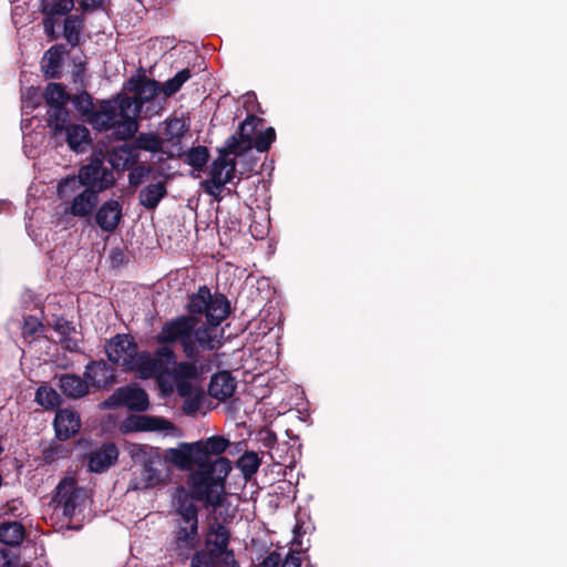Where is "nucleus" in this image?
Returning a JSON list of instances; mask_svg holds the SVG:
<instances>
[{"label":"nucleus","instance_id":"obj_1","mask_svg":"<svg viewBox=\"0 0 567 567\" xmlns=\"http://www.w3.org/2000/svg\"><path fill=\"white\" fill-rule=\"evenodd\" d=\"M189 315L167 320L156 334L162 347L178 343L187 359L196 355V350L213 351L221 347L218 326L228 317L230 305L221 295H212L207 286H200L189 296Z\"/></svg>","mask_w":567,"mask_h":567},{"label":"nucleus","instance_id":"obj_2","mask_svg":"<svg viewBox=\"0 0 567 567\" xmlns=\"http://www.w3.org/2000/svg\"><path fill=\"white\" fill-rule=\"evenodd\" d=\"M107 359L123 371L134 372L141 379H152L161 372L167 362L174 361V350L159 347L153 353L138 350L134 338L127 333H117L105 343Z\"/></svg>","mask_w":567,"mask_h":567},{"label":"nucleus","instance_id":"obj_3","mask_svg":"<svg viewBox=\"0 0 567 567\" xmlns=\"http://www.w3.org/2000/svg\"><path fill=\"white\" fill-rule=\"evenodd\" d=\"M135 102L130 96L103 101L97 111L89 117V123L97 131L112 130L117 140L125 141L138 130L134 118Z\"/></svg>","mask_w":567,"mask_h":567},{"label":"nucleus","instance_id":"obj_4","mask_svg":"<svg viewBox=\"0 0 567 567\" xmlns=\"http://www.w3.org/2000/svg\"><path fill=\"white\" fill-rule=\"evenodd\" d=\"M231 471V462L227 457L215 458L209 466H198L187 478V492L196 501L209 505L221 501L225 493V481Z\"/></svg>","mask_w":567,"mask_h":567},{"label":"nucleus","instance_id":"obj_5","mask_svg":"<svg viewBox=\"0 0 567 567\" xmlns=\"http://www.w3.org/2000/svg\"><path fill=\"white\" fill-rule=\"evenodd\" d=\"M87 498L86 488L78 486L74 478L65 477L59 483L53 502L56 503L55 508L60 509L66 519V523L61 525V528L80 529L81 526L78 523L85 508Z\"/></svg>","mask_w":567,"mask_h":567},{"label":"nucleus","instance_id":"obj_6","mask_svg":"<svg viewBox=\"0 0 567 567\" xmlns=\"http://www.w3.org/2000/svg\"><path fill=\"white\" fill-rule=\"evenodd\" d=\"M206 535L205 547L194 554L190 567H239L228 549L230 534Z\"/></svg>","mask_w":567,"mask_h":567},{"label":"nucleus","instance_id":"obj_7","mask_svg":"<svg viewBox=\"0 0 567 567\" xmlns=\"http://www.w3.org/2000/svg\"><path fill=\"white\" fill-rule=\"evenodd\" d=\"M231 154L234 155V153L228 152L225 146L219 148V155L213 161L208 177L202 182L204 192L218 202L223 199L221 193L225 185L230 183L235 177L236 161L228 158Z\"/></svg>","mask_w":567,"mask_h":567},{"label":"nucleus","instance_id":"obj_8","mask_svg":"<svg viewBox=\"0 0 567 567\" xmlns=\"http://www.w3.org/2000/svg\"><path fill=\"white\" fill-rule=\"evenodd\" d=\"M199 352L200 350H196V355L186 361H176V354L174 353V361L165 363L163 370L158 372L156 377L165 374L168 367L173 365L169 374L175 384L176 393L178 395L188 394L192 386H194L193 381L196 380L204 370Z\"/></svg>","mask_w":567,"mask_h":567},{"label":"nucleus","instance_id":"obj_9","mask_svg":"<svg viewBox=\"0 0 567 567\" xmlns=\"http://www.w3.org/2000/svg\"><path fill=\"white\" fill-rule=\"evenodd\" d=\"M44 100L49 106L48 126L58 134L65 128V124L70 121V113L66 110L70 95L62 84L51 82L45 87Z\"/></svg>","mask_w":567,"mask_h":567},{"label":"nucleus","instance_id":"obj_10","mask_svg":"<svg viewBox=\"0 0 567 567\" xmlns=\"http://www.w3.org/2000/svg\"><path fill=\"white\" fill-rule=\"evenodd\" d=\"M79 178L86 189H94L95 194L104 192L115 184L113 172L104 165L102 158L95 157L79 169Z\"/></svg>","mask_w":567,"mask_h":567},{"label":"nucleus","instance_id":"obj_11","mask_svg":"<svg viewBox=\"0 0 567 567\" xmlns=\"http://www.w3.org/2000/svg\"><path fill=\"white\" fill-rule=\"evenodd\" d=\"M192 495L184 486H177L173 495L178 532H197L198 509Z\"/></svg>","mask_w":567,"mask_h":567},{"label":"nucleus","instance_id":"obj_12","mask_svg":"<svg viewBox=\"0 0 567 567\" xmlns=\"http://www.w3.org/2000/svg\"><path fill=\"white\" fill-rule=\"evenodd\" d=\"M107 408L125 406L131 411L143 412L148 409V395L145 390L137 386H121L103 402Z\"/></svg>","mask_w":567,"mask_h":567},{"label":"nucleus","instance_id":"obj_13","mask_svg":"<svg viewBox=\"0 0 567 567\" xmlns=\"http://www.w3.org/2000/svg\"><path fill=\"white\" fill-rule=\"evenodd\" d=\"M261 122L262 118L254 114L247 115L239 124L237 132L227 138L224 146L236 156L250 151L252 148L254 134Z\"/></svg>","mask_w":567,"mask_h":567},{"label":"nucleus","instance_id":"obj_14","mask_svg":"<svg viewBox=\"0 0 567 567\" xmlns=\"http://www.w3.org/2000/svg\"><path fill=\"white\" fill-rule=\"evenodd\" d=\"M165 464L161 457L147 458L138 477H134L130 482L128 489L146 491L163 485L166 482L164 472Z\"/></svg>","mask_w":567,"mask_h":567},{"label":"nucleus","instance_id":"obj_15","mask_svg":"<svg viewBox=\"0 0 567 567\" xmlns=\"http://www.w3.org/2000/svg\"><path fill=\"white\" fill-rule=\"evenodd\" d=\"M189 128V124L181 117H173L165 121L163 133V144L166 143L168 150L165 152L168 157H181L183 154L182 142Z\"/></svg>","mask_w":567,"mask_h":567},{"label":"nucleus","instance_id":"obj_16","mask_svg":"<svg viewBox=\"0 0 567 567\" xmlns=\"http://www.w3.org/2000/svg\"><path fill=\"white\" fill-rule=\"evenodd\" d=\"M118 458V450L112 442L103 443L100 447L87 453V468L92 473H104Z\"/></svg>","mask_w":567,"mask_h":567},{"label":"nucleus","instance_id":"obj_17","mask_svg":"<svg viewBox=\"0 0 567 567\" xmlns=\"http://www.w3.org/2000/svg\"><path fill=\"white\" fill-rule=\"evenodd\" d=\"M195 443L200 466L214 464L215 458L223 457V453L230 446V441L223 435H213Z\"/></svg>","mask_w":567,"mask_h":567},{"label":"nucleus","instance_id":"obj_18","mask_svg":"<svg viewBox=\"0 0 567 567\" xmlns=\"http://www.w3.org/2000/svg\"><path fill=\"white\" fill-rule=\"evenodd\" d=\"M84 378L90 386L100 390L115 382V371L105 361H91L85 367Z\"/></svg>","mask_w":567,"mask_h":567},{"label":"nucleus","instance_id":"obj_19","mask_svg":"<svg viewBox=\"0 0 567 567\" xmlns=\"http://www.w3.org/2000/svg\"><path fill=\"white\" fill-rule=\"evenodd\" d=\"M55 436L59 441H66L74 436L81 427L80 415L70 409H60L53 421Z\"/></svg>","mask_w":567,"mask_h":567},{"label":"nucleus","instance_id":"obj_20","mask_svg":"<svg viewBox=\"0 0 567 567\" xmlns=\"http://www.w3.org/2000/svg\"><path fill=\"white\" fill-rule=\"evenodd\" d=\"M206 529L204 532H229L233 516L221 501L206 505Z\"/></svg>","mask_w":567,"mask_h":567},{"label":"nucleus","instance_id":"obj_21","mask_svg":"<svg viewBox=\"0 0 567 567\" xmlns=\"http://www.w3.org/2000/svg\"><path fill=\"white\" fill-rule=\"evenodd\" d=\"M122 219V205L118 200L109 199L101 205L95 214L99 227L107 233L114 231Z\"/></svg>","mask_w":567,"mask_h":567},{"label":"nucleus","instance_id":"obj_22","mask_svg":"<svg viewBox=\"0 0 567 567\" xmlns=\"http://www.w3.org/2000/svg\"><path fill=\"white\" fill-rule=\"evenodd\" d=\"M169 461L179 470L189 471L200 466L196 443H181L178 447L168 450Z\"/></svg>","mask_w":567,"mask_h":567},{"label":"nucleus","instance_id":"obj_23","mask_svg":"<svg viewBox=\"0 0 567 567\" xmlns=\"http://www.w3.org/2000/svg\"><path fill=\"white\" fill-rule=\"evenodd\" d=\"M99 203V195L95 194L94 189H82L70 200L69 206L65 208V213L74 217H86Z\"/></svg>","mask_w":567,"mask_h":567},{"label":"nucleus","instance_id":"obj_24","mask_svg":"<svg viewBox=\"0 0 567 567\" xmlns=\"http://www.w3.org/2000/svg\"><path fill=\"white\" fill-rule=\"evenodd\" d=\"M133 83L134 97H131L135 102L134 118L141 113L144 103L153 100L159 92H162L159 83L155 80L138 79L131 81Z\"/></svg>","mask_w":567,"mask_h":567},{"label":"nucleus","instance_id":"obj_25","mask_svg":"<svg viewBox=\"0 0 567 567\" xmlns=\"http://www.w3.org/2000/svg\"><path fill=\"white\" fill-rule=\"evenodd\" d=\"M237 382L229 371L215 373L208 385L210 396L224 401L235 393Z\"/></svg>","mask_w":567,"mask_h":567},{"label":"nucleus","instance_id":"obj_26","mask_svg":"<svg viewBox=\"0 0 567 567\" xmlns=\"http://www.w3.org/2000/svg\"><path fill=\"white\" fill-rule=\"evenodd\" d=\"M58 386L70 399H81L90 393V384L86 379L74 373L58 377Z\"/></svg>","mask_w":567,"mask_h":567},{"label":"nucleus","instance_id":"obj_27","mask_svg":"<svg viewBox=\"0 0 567 567\" xmlns=\"http://www.w3.org/2000/svg\"><path fill=\"white\" fill-rule=\"evenodd\" d=\"M123 426L127 432L164 431L171 427V423L167 420L157 416L131 415L124 421Z\"/></svg>","mask_w":567,"mask_h":567},{"label":"nucleus","instance_id":"obj_28","mask_svg":"<svg viewBox=\"0 0 567 567\" xmlns=\"http://www.w3.org/2000/svg\"><path fill=\"white\" fill-rule=\"evenodd\" d=\"M65 134V141L69 145V147L72 151L81 152L83 151L84 146L90 143V132L89 130L79 124H70V121L65 124V128H63L58 134H54V136H59L61 134Z\"/></svg>","mask_w":567,"mask_h":567},{"label":"nucleus","instance_id":"obj_29","mask_svg":"<svg viewBox=\"0 0 567 567\" xmlns=\"http://www.w3.org/2000/svg\"><path fill=\"white\" fill-rule=\"evenodd\" d=\"M137 153L132 145H121L109 154V163L116 171H125L136 163Z\"/></svg>","mask_w":567,"mask_h":567},{"label":"nucleus","instance_id":"obj_30","mask_svg":"<svg viewBox=\"0 0 567 567\" xmlns=\"http://www.w3.org/2000/svg\"><path fill=\"white\" fill-rule=\"evenodd\" d=\"M166 194L167 189L164 182L148 184L140 192V203L146 209H155Z\"/></svg>","mask_w":567,"mask_h":567},{"label":"nucleus","instance_id":"obj_31","mask_svg":"<svg viewBox=\"0 0 567 567\" xmlns=\"http://www.w3.org/2000/svg\"><path fill=\"white\" fill-rule=\"evenodd\" d=\"M260 441L262 445L269 450L270 457L275 463L281 464L285 462V457L282 456L281 452L287 449V444H282V446H280L277 442V435L274 431L262 430L260 432Z\"/></svg>","mask_w":567,"mask_h":567},{"label":"nucleus","instance_id":"obj_32","mask_svg":"<svg viewBox=\"0 0 567 567\" xmlns=\"http://www.w3.org/2000/svg\"><path fill=\"white\" fill-rule=\"evenodd\" d=\"M261 458L254 451H246L238 460L237 467L245 480H250L259 470Z\"/></svg>","mask_w":567,"mask_h":567},{"label":"nucleus","instance_id":"obj_33","mask_svg":"<svg viewBox=\"0 0 567 567\" xmlns=\"http://www.w3.org/2000/svg\"><path fill=\"white\" fill-rule=\"evenodd\" d=\"M45 64L42 66L45 75L51 79L60 78L62 53L56 47L50 48L44 54Z\"/></svg>","mask_w":567,"mask_h":567},{"label":"nucleus","instance_id":"obj_34","mask_svg":"<svg viewBox=\"0 0 567 567\" xmlns=\"http://www.w3.org/2000/svg\"><path fill=\"white\" fill-rule=\"evenodd\" d=\"M83 29V18L80 16H69L64 20L63 34L68 43L75 47L80 42V33Z\"/></svg>","mask_w":567,"mask_h":567},{"label":"nucleus","instance_id":"obj_35","mask_svg":"<svg viewBox=\"0 0 567 567\" xmlns=\"http://www.w3.org/2000/svg\"><path fill=\"white\" fill-rule=\"evenodd\" d=\"M182 156H184V162L192 166L194 169H203L209 158V152L206 146H196L190 148L187 152H183Z\"/></svg>","mask_w":567,"mask_h":567},{"label":"nucleus","instance_id":"obj_36","mask_svg":"<svg viewBox=\"0 0 567 567\" xmlns=\"http://www.w3.org/2000/svg\"><path fill=\"white\" fill-rule=\"evenodd\" d=\"M72 449L61 442H51L49 446L42 451V461L45 464H52L59 460L66 458L71 455Z\"/></svg>","mask_w":567,"mask_h":567},{"label":"nucleus","instance_id":"obj_37","mask_svg":"<svg viewBox=\"0 0 567 567\" xmlns=\"http://www.w3.org/2000/svg\"><path fill=\"white\" fill-rule=\"evenodd\" d=\"M42 12L45 17L64 16L73 7V0H41Z\"/></svg>","mask_w":567,"mask_h":567},{"label":"nucleus","instance_id":"obj_38","mask_svg":"<svg viewBox=\"0 0 567 567\" xmlns=\"http://www.w3.org/2000/svg\"><path fill=\"white\" fill-rule=\"evenodd\" d=\"M133 147L135 151L142 150L151 153L164 152L163 140L154 133H141L136 137Z\"/></svg>","mask_w":567,"mask_h":567},{"label":"nucleus","instance_id":"obj_39","mask_svg":"<svg viewBox=\"0 0 567 567\" xmlns=\"http://www.w3.org/2000/svg\"><path fill=\"white\" fill-rule=\"evenodd\" d=\"M35 402L47 410L58 408L61 402V395L50 386H40L35 392Z\"/></svg>","mask_w":567,"mask_h":567},{"label":"nucleus","instance_id":"obj_40","mask_svg":"<svg viewBox=\"0 0 567 567\" xmlns=\"http://www.w3.org/2000/svg\"><path fill=\"white\" fill-rule=\"evenodd\" d=\"M81 186L82 183L81 178H79V175L66 176L62 178L56 186L58 196L63 200L72 198L79 194L78 192Z\"/></svg>","mask_w":567,"mask_h":567},{"label":"nucleus","instance_id":"obj_41","mask_svg":"<svg viewBox=\"0 0 567 567\" xmlns=\"http://www.w3.org/2000/svg\"><path fill=\"white\" fill-rule=\"evenodd\" d=\"M190 78V71L183 69L178 71L173 78L163 83L161 90L165 96H172L177 93L183 84Z\"/></svg>","mask_w":567,"mask_h":567},{"label":"nucleus","instance_id":"obj_42","mask_svg":"<svg viewBox=\"0 0 567 567\" xmlns=\"http://www.w3.org/2000/svg\"><path fill=\"white\" fill-rule=\"evenodd\" d=\"M72 102L79 113L89 120L91 114L94 112L92 96L86 91H82L73 97Z\"/></svg>","mask_w":567,"mask_h":567},{"label":"nucleus","instance_id":"obj_43","mask_svg":"<svg viewBox=\"0 0 567 567\" xmlns=\"http://www.w3.org/2000/svg\"><path fill=\"white\" fill-rule=\"evenodd\" d=\"M179 396L184 398L182 410L186 415H195L199 411L203 396L195 391L194 386H192L188 394Z\"/></svg>","mask_w":567,"mask_h":567},{"label":"nucleus","instance_id":"obj_44","mask_svg":"<svg viewBox=\"0 0 567 567\" xmlns=\"http://www.w3.org/2000/svg\"><path fill=\"white\" fill-rule=\"evenodd\" d=\"M276 140V132L272 127L266 128L264 132H260L252 140V148H256L258 152H267L271 144Z\"/></svg>","mask_w":567,"mask_h":567},{"label":"nucleus","instance_id":"obj_45","mask_svg":"<svg viewBox=\"0 0 567 567\" xmlns=\"http://www.w3.org/2000/svg\"><path fill=\"white\" fill-rule=\"evenodd\" d=\"M43 323L34 316H28L23 320L22 336L24 339H34L38 334L43 333Z\"/></svg>","mask_w":567,"mask_h":567},{"label":"nucleus","instance_id":"obj_46","mask_svg":"<svg viewBox=\"0 0 567 567\" xmlns=\"http://www.w3.org/2000/svg\"><path fill=\"white\" fill-rule=\"evenodd\" d=\"M53 329L59 334V338L76 333L73 322L66 320L63 317H59L54 320Z\"/></svg>","mask_w":567,"mask_h":567},{"label":"nucleus","instance_id":"obj_47","mask_svg":"<svg viewBox=\"0 0 567 567\" xmlns=\"http://www.w3.org/2000/svg\"><path fill=\"white\" fill-rule=\"evenodd\" d=\"M150 172V168L144 165L134 167L128 174L130 185L138 186L148 176Z\"/></svg>","mask_w":567,"mask_h":567},{"label":"nucleus","instance_id":"obj_48","mask_svg":"<svg viewBox=\"0 0 567 567\" xmlns=\"http://www.w3.org/2000/svg\"><path fill=\"white\" fill-rule=\"evenodd\" d=\"M59 343L62 347V349H64L65 351H69V352H80L81 351L80 346H79V340L73 334H70V336H66L63 338H59Z\"/></svg>","mask_w":567,"mask_h":567},{"label":"nucleus","instance_id":"obj_49","mask_svg":"<svg viewBox=\"0 0 567 567\" xmlns=\"http://www.w3.org/2000/svg\"><path fill=\"white\" fill-rule=\"evenodd\" d=\"M27 534H0V543L11 546V547H18L20 546Z\"/></svg>","mask_w":567,"mask_h":567},{"label":"nucleus","instance_id":"obj_50","mask_svg":"<svg viewBox=\"0 0 567 567\" xmlns=\"http://www.w3.org/2000/svg\"><path fill=\"white\" fill-rule=\"evenodd\" d=\"M2 532H25V527L18 520H3L0 523V533Z\"/></svg>","mask_w":567,"mask_h":567},{"label":"nucleus","instance_id":"obj_51","mask_svg":"<svg viewBox=\"0 0 567 567\" xmlns=\"http://www.w3.org/2000/svg\"><path fill=\"white\" fill-rule=\"evenodd\" d=\"M17 556L8 548L0 549V567H11Z\"/></svg>","mask_w":567,"mask_h":567},{"label":"nucleus","instance_id":"obj_52","mask_svg":"<svg viewBox=\"0 0 567 567\" xmlns=\"http://www.w3.org/2000/svg\"><path fill=\"white\" fill-rule=\"evenodd\" d=\"M199 534H188V533H185V534H182V536H179L177 538V544L178 546H182V545H192L193 542L196 539V537H198Z\"/></svg>","mask_w":567,"mask_h":567},{"label":"nucleus","instance_id":"obj_53","mask_svg":"<svg viewBox=\"0 0 567 567\" xmlns=\"http://www.w3.org/2000/svg\"><path fill=\"white\" fill-rule=\"evenodd\" d=\"M103 0H81V7L83 10H95L101 7Z\"/></svg>","mask_w":567,"mask_h":567},{"label":"nucleus","instance_id":"obj_54","mask_svg":"<svg viewBox=\"0 0 567 567\" xmlns=\"http://www.w3.org/2000/svg\"><path fill=\"white\" fill-rule=\"evenodd\" d=\"M34 96L35 99H33V96H31V94L29 93V95L27 97L23 99V107H27V109H35L37 105L39 104V95L37 92H34Z\"/></svg>","mask_w":567,"mask_h":567},{"label":"nucleus","instance_id":"obj_55","mask_svg":"<svg viewBox=\"0 0 567 567\" xmlns=\"http://www.w3.org/2000/svg\"><path fill=\"white\" fill-rule=\"evenodd\" d=\"M278 563H279V557L278 556L269 555L260 564V567H277Z\"/></svg>","mask_w":567,"mask_h":567},{"label":"nucleus","instance_id":"obj_56","mask_svg":"<svg viewBox=\"0 0 567 567\" xmlns=\"http://www.w3.org/2000/svg\"><path fill=\"white\" fill-rule=\"evenodd\" d=\"M244 106L246 107V110L249 112V111H254L252 107L249 106V104L251 103H255L256 102V94L254 92H249V93H246L244 96Z\"/></svg>","mask_w":567,"mask_h":567},{"label":"nucleus","instance_id":"obj_57","mask_svg":"<svg viewBox=\"0 0 567 567\" xmlns=\"http://www.w3.org/2000/svg\"><path fill=\"white\" fill-rule=\"evenodd\" d=\"M281 567H300V559L295 557H291L290 559L287 558L282 563Z\"/></svg>","mask_w":567,"mask_h":567},{"label":"nucleus","instance_id":"obj_58","mask_svg":"<svg viewBox=\"0 0 567 567\" xmlns=\"http://www.w3.org/2000/svg\"><path fill=\"white\" fill-rule=\"evenodd\" d=\"M309 528H310L309 526H305L303 523H300V518L297 517L296 526L293 527V529L291 532H296V533L308 532Z\"/></svg>","mask_w":567,"mask_h":567},{"label":"nucleus","instance_id":"obj_59","mask_svg":"<svg viewBox=\"0 0 567 567\" xmlns=\"http://www.w3.org/2000/svg\"><path fill=\"white\" fill-rule=\"evenodd\" d=\"M303 535L305 534H299V533L293 534V538L291 539V545L292 546L301 545V537Z\"/></svg>","mask_w":567,"mask_h":567},{"label":"nucleus","instance_id":"obj_60","mask_svg":"<svg viewBox=\"0 0 567 567\" xmlns=\"http://www.w3.org/2000/svg\"><path fill=\"white\" fill-rule=\"evenodd\" d=\"M48 22H49V21H48V18H45V19H44V27H45V29H48V27H49V23H48Z\"/></svg>","mask_w":567,"mask_h":567},{"label":"nucleus","instance_id":"obj_61","mask_svg":"<svg viewBox=\"0 0 567 567\" xmlns=\"http://www.w3.org/2000/svg\"><path fill=\"white\" fill-rule=\"evenodd\" d=\"M21 567H30L29 565H22Z\"/></svg>","mask_w":567,"mask_h":567}]
</instances>
